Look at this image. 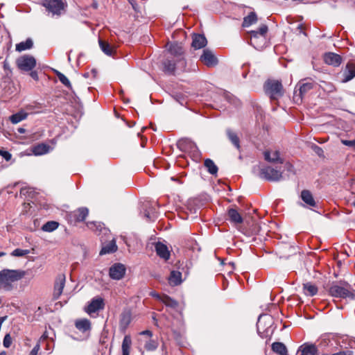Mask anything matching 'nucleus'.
<instances>
[{"instance_id": "5", "label": "nucleus", "mask_w": 355, "mask_h": 355, "mask_svg": "<svg viewBox=\"0 0 355 355\" xmlns=\"http://www.w3.org/2000/svg\"><path fill=\"white\" fill-rule=\"evenodd\" d=\"M42 5L53 16L61 15L65 10L66 2L63 0H42Z\"/></svg>"}, {"instance_id": "1", "label": "nucleus", "mask_w": 355, "mask_h": 355, "mask_svg": "<svg viewBox=\"0 0 355 355\" xmlns=\"http://www.w3.org/2000/svg\"><path fill=\"white\" fill-rule=\"evenodd\" d=\"M26 272L21 270L3 269L0 271V290L10 291L15 288L14 284L21 279Z\"/></svg>"}, {"instance_id": "51", "label": "nucleus", "mask_w": 355, "mask_h": 355, "mask_svg": "<svg viewBox=\"0 0 355 355\" xmlns=\"http://www.w3.org/2000/svg\"><path fill=\"white\" fill-rule=\"evenodd\" d=\"M30 76H31L32 78H33L34 80H38V74L37 73V71H31V73H30Z\"/></svg>"}, {"instance_id": "61", "label": "nucleus", "mask_w": 355, "mask_h": 355, "mask_svg": "<svg viewBox=\"0 0 355 355\" xmlns=\"http://www.w3.org/2000/svg\"><path fill=\"white\" fill-rule=\"evenodd\" d=\"M2 303V299L0 297V304Z\"/></svg>"}, {"instance_id": "47", "label": "nucleus", "mask_w": 355, "mask_h": 355, "mask_svg": "<svg viewBox=\"0 0 355 355\" xmlns=\"http://www.w3.org/2000/svg\"><path fill=\"white\" fill-rule=\"evenodd\" d=\"M0 155L2 156L3 158H4L6 161H9L11 159L12 155L6 150H1V153H0Z\"/></svg>"}, {"instance_id": "41", "label": "nucleus", "mask_w": 355, "mask_h": 355, "mask_svg": "<svg viewBox=\"0 0 355 355\" xmlns=\"http://www.w3.org/2000/svg\"><path fill=\"white\" fill-rule=\"evenodd\" d=\"M54 72L57 77L58 78L59 80L66 87L68 88L71 87V85L69 79L61 72H60L58 70H54Z\"/></svg>"}, {"instance_id": "46", "label": "nucleus", "mask_w": 355, "mask_h": 355, "mask_svg": "<svg viewBox=\"0 0 355 355\" xmlns=\"http://www.w3.org/2000/svg\"><path fill=\"white\" fill-rule=\"evenodd\" d=\"M341 143L347 146L353 148L355 149V139L354 140H347V139H342Z\"/></svg>"}, {"instance_id": "21", "label": "nucleus", "mask_w": 355, "mask_h": 355, "mask_svg": "<svg viewBox=\"0 0 355 355\" xmlns=\"http://www.w3.org/2000/svg\"><path fill=\"white\" fill-rule=\"evenodd\" d=\"M182 276L180 271L172 270L168 277V284L172 286L180 285L183 281Z\"/></svg>"}, {"instance_id": "10", "label": "nucleus", "mask_w": 355, "mask_h": 355, "mask_svg": "<svg viewBox=\"0 0 355 355\" xmlns=\"http://www.w3.org/2000/svg\"><path fill=\"white\" fill-rule=\"evenodd\" d=\"M125 273V268L123 264L117 263L112 265L109 270V275L111 279L115 280L121 279Z\"/></svg>"}, {"instance_id": "60", "label": "nucleus", "mask_w": 355, "mask_h": 355, "mask_svg": "<svg viewBox=\"0 0 355 355\" xmlns=\"http://www.w3.org/2000/svg\"><path fill=\"white\" fill-rule=\"evenodd\" d=\"M260 319H261V316H259V318L258 323H259V322H260Z\"/></svg>"}, {"instance_id": "45", "label": "nucleus", "mask_w": 355, "mask_h": 355, "mask_svg": "<svg viewBox=\"0 0 355 355\" xmlns=\"http://www.w3.org/2000/svg\"><path fill=\"white\" fill-rule=\"evenodd\" d=\"M12 344V338L9 334H7L3 338V345L6 348L10 347Z\"/></svg>"}, {"instance_id": "64", "label": "nucleus", "mask_w": 355, "mask_h": 355, "mask_svg": "<svg viewBox=\"0 0 355 355\" xmlns=\"http://www.w3.org/2000/svg\"><path fill=\"white\" fill-rule=\"evenodd\" d=\"M1 150H1V149H0V153H1Z\"/></svg>"}, {"instance_id": "53", "label": "nucleus", "mask_w": 355, "mask_h": 355, "mask_svg": "<svg viewBox=\"0 0 355 355\" xmlns=\"http://www.w3.org/2000/svg\"><path fill=\"white\" fill-rule=\"evenodd\" d=\"M130 3L132 5L134 10H136V3H135L134 0H128Z\"/></svg>"}, {"instance_id": "11", "label": "nucleus", "mask_w": 355, "mask_h": 355, "mask_svg": "<svg viewBox=\"0 0 355 355\" xmlns=\"http://www.w3.org/2000/svg\"><path fill=\"white\" fill-rule=\"evenodd\" d=\"M104 300L101 297H96L93 298L87 308L85 309L86 312L92 315V313H95L100 310H103L104 309Z\"/></svg>"}, {"instance_id": "15", "label": "nucleus", "mask_w": 355, "mask_h": 355, "mask_svg": "<svg viewBox=\"0 0 355 355\" xmlns=\"http://www.w3.org/2000/svg\"><path fill=\"white\" fill-rule=\"evenodd\" d=\"M324 61L329 65L338 67L342 62V58L338 54L329 52L324 55Z\"/></svg>"}, {"instance_id": "14", "label": "nucleus", "mask_w": 355, "mask_h": 355, "mask_svg": "<svg viewBox=\"0 0 355 355\" xmlns=\"http://www.w3.org/2000/svg\"><path fill=\"white\" fill-rule=\"evenodd\" d=\"M65 275L63 274H60L56 277L53 293V300H58L62 293L63 288L65 285Z\"/></svg>"}, {"instance_id": "7", "label": "nucleus", "mask_w": 355, "mask_h": 355, "mask_svg": "<svg viewBox=\"0 0 355 355\" xmlns=\"http://www.w3.org/2000/svg\"><path fill=\"white\" fill-rule=\"evenodd\" d=\"M17 67L24 71H31L36 65V60L31 55H24L17 58Z\"/></svg>"}, {"instance_id": "42", "label": "nucleus", "mask_w": 355, "mask_h": 355, "mask_svg": "<svg viewBox=\"0 0 355 355\" xmlns=\"http://www.w3.org/2000/svg\"><path fill=\"white\" fill-rule=\"evenodd\" d=\"M166 306L175 308L178 306V302L168 297V295H163L162 301Z\"/></svg>"}, {"instance_id": "56", "label": "nucleus", "mask_w": 355, "mask_h": 355, "mask_svg": "<svg viewBox=\"0 0 355 355\" xmlns=\"http://www.w3.org/2000/svg\"><path fill=\"white\" fill-rule=\"evenodd\" d=\"M19 132H21V133L24 132V129H22V128H20V129L19 130Z\"/></svg>"}, {"instance_id": "12", "label": "nucleus", "mask_w": 355, "mask_h": 355, "mask_svg": "<svg viewBox=\"0 0 355 355\" xmlns=\"http://www.w3.org/2000/svg\"><path fill=\"white\" fill-rule=\"evenodd\" d=\"M177 145L180 150L184 152L195 153L198 151L196 144L188 138H182L179 139Z\"/></svg>"}, {"instance_id": "4", "label": "nucleus", "mask_w": 355, "mask_h": 355, "mask_svg": "<svg viewBox=\"0 0 355 355\" xmlns=\"http://www.w3.org/2000/svg\"><path fill=\"white\" fill-rule=\"evenodd\" d=\"M264 89L266 94L272 100H277L284 94L283 86L278 80H268L264 85Z\"/></svg>"}, {"instance_id": "2", "label": "nucleus", "mask_w": 355, "mask_h": 355, "mask_svg": "<svg viewBox=\"0 0 355 355\" xmlns=\"http://www.w3.org/2000/svg\"><path fill=\"white\" fill-rule=\"evenodd\" d=\"M330 295L334 297L354 300L355 291L347 283L342 284H333L329 289Z\"/></svg>"}, {"instance_id": "22", "label": "nucleus", "mask_w": 355, "mask_h": 355, "mask_svg": "<svg viewBox=\"0 0 355 355\" xmlns=\"http://www.w3.org/2000/svg\"><path fill=\"white\" fill-rule=\"evenodd\" d=\"M297 87H299V89H298V91H299V94H298L299 98L302 99L303 96L307 92H309V90H311L313 88V85L311 82L303 83H299L297 85ZM294 95H295V97L297 96V90H295Z\"/></svg>"}, {"instance_id": "63", "label": "nucleus", "mask_w": 355, "mask_h": 355, "mask_svg": "<svg viewBox=\"0 0 355 355\" xmlns=\"http://www.w3.org/2000/svg\"><path fill=\"white\" fill-rule=\"evenodd\" d=\"M354 206L355 207V201L353 202Z\"/></svg>"}, {"instance_id": "27", "label": "nucleus", "mask_w": 355, "mask_h": 355, "mask_svg": "<svg viewBox=\"0 0 355 355\" xmlns=\"http://www.w3.org/2000/svg\"><path fill=\"white\" fill-rule=\"evenodd\" d=\"M301 198L308 206H315V202L313 199L311 193L309 191L303 190L301 193Z\"/></svg>"}, {"instance_id": "30", "label": "nucleus", "mask_w": 355, "mask_h": 355, "mask_svg": "<svg viewBox=\"0 0 355 355\" xmlns=\"http://www.w3.org/2000/svg\"><path fill=\"white\" fill-rule=\"evenodd\" d=\"M76 327L83 332L89 331L91 328L90 321L87 319H81L77 320L75 323Z\"/></svg>"}, {"instance_id": "8", "label": "nucleus", "mask_w": 355, "mask_h": 355, "mask_svg": "<svg viewBox=\"0 0 355 355\" xmlns=\"http://www.w3.org/2000/svg\"><path fill=\"white\" fill-rule=\"evenodd\" d=\"M141 336H146V338L141 339V342L144 343V348L147 351H154L158 347V342L156 340L152 339L153 333L151 331L145 330L139 333Z\"/></svg>"}, {"instance_id": "23", "label": "nucleus", "mask_w": 355, "mask_h": 355, "mask_svg": "<svg viewBox=\"0 0 355 355\" xmlns=\"http://www.w3.org/2000/svg\"><path fill=\"white\" fill-rule=\"evenodd\" d=\"M229 220L235 224H240L243 222V218L238 211L234 208H231L227 211Z\"/></svg>"}, {"instance_id": "37", "label": "nucleus", "mask_w": 355, "mask_h": 355, "mask_svg": "<svg viewBox=\"0 0 355 355\" xmlns=\"http://www.w3.org/2000/svg\"><path fill=\"white\" fill-rule=\"evenodd\" d=\"M27 113L24 111H20L10 116V120L13 124H16L25 119L27 117Z\"/></svg>"}, {"instance_id": "25", "label": "nucleus", "mask_w": 355, "mask_h": 355, "mask_svg": "<svg viewBox=\"0 0 355 355\" xmlns=\"http://www.w3.org/2000/svg\"><path fill=\"white\" fill-rule=\"evenodd\" d=\"M302 355H316L318 348L314 344H304L300 348Z\"/></svg>"}, {"instance_id": "54", "label": "nucleus", "mask_w": 355, "mask_h": 355, "mask_svg": "<svg viewBox=\"0 0 355 355\" xmlns=\"http://www.w3.org/2000/svg\"><path fill=\"white\" fill-rule=\"evenodd\" d=\"M293 1H298L301 3H304L306 0H293Z\"/></svg>"}, {"instance_id": "36", "label": "nucleus", "mask_w": 355, "mask_h": 355, "mask_svg": "<svg viewBox=\"0 0 355 355\" xmlns=\"http://www.w3.org/2000/svg\"><path fill=\"white\" fill-rule=\"evenodd\" d=\"M33 42L31 39L28 38L25 42H21L16 44V51L21 52L32 48Z\"/></svg>"}, {"instance_id": "59", "label": "nucleus", "mask_w": 355, "mask_h": 355, "mask_svg": "<svg viewBox=\"0 0 355 355\" xmlns=\"http://www.w3.org/2000/svg\"><path fill=\"white\" fill-rule=\"evenodd\" d=\"M4 254H5V253H4V252H1V253H0V257L3 256V255H4Z\"/></svg>"}, {"instance_id": "49", "label": "nucleus", "mask_w": 355, "mask_h": 355, "mask_svg": "<svg viewBox=\"0 0 355 355\" xmlns=\"http://www.w3.org/2000/svg\"><path fill=\"white\" fill-rule=\"evenodd\" d=\"M325 86H327V88H324L323 85H320L321 87L326 89L327 92H331L334 90V86L331 83H327L326 82H322Z\"/></svg>"}, {"instance_id": "13", "label": "nucleus", "mask_w": 355, "mask_h": 355, "mask_svg": "<svg viewBox=\"0 0 355 355\" xmlns=\"http://www.w3.org/2000/svg\"><path fill=\"white\" fill-rule=\"evenodd\" d=\"M200 60L207 67H214L218 64V59L209 49H204L200 56Z\"/></svg>"}, {"instance_id": "19", "label": "nucleus", "mask_w": 355, "mask_h": 355, "mask_svg": "<svg viewBox=\"0 0 355 355\" xmlns=\"http://www.w3.org/2000/svg\"><path fill=\"white\" fill-rule=\"evenodd\" d=\"M175 62H178L175 58L166 59L162 63L164 71L168 74L173 75L175 71Z\"/></svg>"}, {"instance_id": "33", "label": "nucleus", "mask_w": 355, "mask_h": 355, "mask_svg": "<svg viewBox=\"0 0 355 355\" xmlns=\"http://www.w3.org/2000/svg\"><path fill=\"white\" fill-rule=\"evenodd\" d=\"M303 290L304 294L308 296H313L318 293L317 286L310 282L303 284Z\"/></svg>"}, {"instance_id": "62", "label": "nucleus", "mask_w": 355, "mask_h": 355, "mask_svg": "<svg viewBox=\"0 0 355 355\" xmlns=\"http://www.w3.org/2000/svg\"><path fill=\"white\" fill-rule=\"evenodd\" d=\"M318 150L320 151H322V149L320 148H318Z\"/></svg>"}, {"instance_id": "16", "label": "nucleus", "mask_w": 355, "mask_h": 355, "mask_svg": "<svg viewBox=\"0 0 355 355\" xmlns=\"http://www.w3.org/2000/svg\"><path fill=\"white\" fill-rule=\"evenodd\" d=\"M343 83H347L355 77V64L352 63L347 64L345 69L342 72Z\"/></svg>"}, {"instance_id": "9", "label": "nucleus", "mask_w": 355, "mask_h": 355, "mask_svg": "<svg viewBox=\"0 0 355 355\" xmlns=\"http://www.w3.org/2000/svg\"><path fill=\"white\" fill-rule=\"evenodd\" d=\"M168 51L172 55H173V58H175L178 63L184 67L186 62L182 57L183 50L182 46L177 43L168 44Z\"/></svg>"}, {"instance_id": "43", "label": "nucleus", "mask_w": 355, "mask_h": 355, "mask_svg": "<svg viewBox=\"0 0 355 355\" xmlns=\"http://www.w3.org/2000/svg\"><path fill=\"white\" fill-rule=\"evenodd\" d=\"M30 253L29 250H23L17 248L11 252V255L14 257H24Z\"/></svg>"}, {"instance_id": "18", "label": "nucleus", "mask_w": 355, "mask_h": 355, "mask_svg": "<svg viewBox=\"0 0 355 355\" xmlns=\"http://www.w3.org/2000/svg\"><path fill=\"white\" fill-rule=\"evenodd\" d=\"M207 41L203 35L194 34L192 37V46L195 49H200L207 45Z\"/></svg>"}, {"instance_id": "32", "label": "nucleus", "mask_w": 355, "mask_h": 355, "mask_svg": "<svg viewBox=\"0 0 355 355\" xmlns=\"http://www.w3.org/2000/svg\"><path fill=\"white\" fill-rule=\"evenodd\" d=\"M272 349L277 354L280 355H287V348L282 343L275 342L272 344Z\"/></svg>"}, {"instance_id": "40", "label": "nucleus", "mask_w": 355, "mask_h": 355, "mask_svg": "<svg viewBox=\"0 0 355 355\" xmlns=\"http://www.w3.org/2000/svg\"><path fill=\"white\" fill-rule=\"evenodd\" d=\"M58 223L55 221H49L43 225L42 230L46 232H51L58 227Z\"/></svg>"}, {"instance_id": "17", "label": "nucleus", "mask_w": 355, "mask_h": 355, "mask_svg": "<svg viewBox=\"0 0 355 355\" xmlns=\"http://www.w3.org/2000/svg\"><path fill=\"white\" fill-rule=\"evenodd\" d=\"M155 251L157 254L165 261L168 260L170 257V252L167 246L161 242H157L155 244Z\"/></svg>"}, {"instance_id": "3", "label": "nucleus", "mask_w": 355, "mask_h": 355, "mask_svg": "<svg viewBox=\"0 0 355 355\" xmlns=\"http://www.w3.org/2000/svg\"><path fill=\"white\" fill-rule=\"evenodd\" d=\"M268 30V26L263 24L257 31L250 32V44L256 49L261 50L264 47L266 43V34Z\"/></svg>"}, {"instance_id": "35", "label": "nucleus", "mask_w": 355, "mask_h": 355, "mask_svg": "<svg viewBox=\"0 0 355 355\" xmlns=\"http://www.w3.org/2000/svg\"><path fill=\"white\" fill-rule=\"evenodd\" d=\"M88 213L89 211L87 208L80 207L75 211L74 216L77 221H83L87 216Z\"/></svg>"}, {"instance_id": "31", "label": "nucleus", "mask_w": 355, "mask_h": 355, "mask_svg": "<svg viewBox=\"0 0 355 355\" xmlns=\"http://www.w3.org/2000/svg\"><path fill=\"white\" fill-rule=\"evenodd\" d=\"M87 226L96 233H101L103 231L107 232V230L103 227V224L100 222H88L87 223Z\"/></svg>"}, {"instance_id": "20", "label": "nucleus", "mask_w": 355, "mask_h": 355, "mask_svg": "<svg viewBox=\"0 0 355 355\" xmlns=\"http://www.w3.org/2000/svg\"><path fill=\"white\" fill-rule=\"evenodd\" d=\"M264 158L269 162L283 163L282 159L279 157V153L277 150H266L264 152Z\"/></svg>"}, {"instance_id": "24", "label": "nucleus", "mask_w": 355, "mask_h": 355, "mask_svg": "<svg viewBox=\"0 0 355 355\" xmlns=\"http://www.w3.org/2000/svg\"><path fill=\"white\" fill-rule=\"evenodd\" d=\"M116 250H117V245L116 244V241H115V239H113L109 243L105 244L103 246V248L100 252V254L103 255V254H110V253H113V252H116Z\"/></svg>"}, {"instance_id": "57", "label": "nucleus", "mask_w": 355, "mask_h": 355, "mask_svg": "<svg viewBox=\"0 0 355 355\" xmlns=\"http://www.w3.org/2000/svg\"><path fill=\"white\" fill-rule=\"evenodd\" d=\"M6 67H8V65H7L6 62H4V68L6 69Z\"/></svg>"}, {"instance_id": "55", "label": "nucleus", "mask_w": 355, "mask_h": 355, "mask_svg": "<svg viewBox=\"0 0 355 355\" xmlns=\"http://www.w3.org/2000/svg\"><path fill=\"white\" fill-rule=\"evenodd\" d=\"M0 355H6V352H0Z\"/></svg>"}, {"instance_id": "44", "label": "nucleus", "mask_w": 355, "mask_h": 355, "mask_svg": "<svg viewBox=\"0 0 355 355\" xmlns=\"http://www.w3.org/2000/svg\"><path fill=\"white\" fill-rule=\"evenodd\" d=\"M130 322V315L128 313L123 314L120 320V325L123 328L128 326Z\"/></svg>"}, {"instance_id": "52", "label": "nucleus", "mask_w": 355, "mask_h": 355, "mask_svg": "<svg viewBox=\"0 0 355 355\" xmlns=\"http://www.w3.org/2000/svg\"><path fill=\"white\" fill-rule=\"evenodd\" d=\"M144 216L148 220H153L154 219V216H152L148 211H146L144 214Z\"/></svg>"}, {"instance_id": "28", "label": "nucleus", "mask_w": 355, "mask_h": 355, "mask_svg": "<svg viewBox=\"0 0 355 355\" xmlns=\"http://www.w3.org/2000/svg\"><path fill=\"white\" fill-rule=\"evenodd\" d=\"M132 345V339L130 336L125 335L123 338L121 349L122 355H130V350Z\"/></svg>"}, {"instance_id": "58", "label": "nucleus", "mask_w": 355, "mask_h": 355, "mask_svg": "<svg viewBox=\"0 0 355 355\" xmlns=\"http://www.w3.org/2000/svg\"><path fill=\"white\" fill-rule=\"evenodd\" d=\"M92 72L94 73V76H95V75H96V71L95 69H93V70H92Z\"/></svg>"}, {"instance_id": "34", "label": "nucleus", "mask_w": 355, "mask_h": 355, "mask_svg": "<svg viewBox=\"0 0 355 355\" xmlns=\"http://www.w3.org/2000/svg\"><path fill=\"white\" fill-rule=\"evenodd\" d=\"M257 21V16L254 12H251L248 16L243 18L242 26L243 27H249L252 24L256 23Z\"/></svg>"}, {"instance_id": "29", "label": "nucleus", "mask_w": 355, "mask_h": 355, "mask_svg": "<svg viewBox=\"0 0 355 355\" xmlns=\"http://www.w3.org/2000/svg\"><path fill=\"white\" fill-rule=\"evenodd\" d=\"M204 166L206 167L207 171L212 175H217L218 166L215 164L213 160L211 159H206L204 161Z\"/></svg>"}, {"instance_id": "48", "label": "nucleus", "mask_w": 355, "mask_h": 355, "mask_svg": "<svg viewBox=\"0 0 355 355\" xmlns=\"http://www.w3.org/2000/svg\"><path fill=\"white\" fill-rule=\"evenodd\" d=\"M40 349V345L37 343L31 351L29 355H38V352Z\"/></svg>"}, {"instance_id": "50", "label": "nucleus", "mask_w": 355, "mask_h": 355, "mask_svg": "<svg viewBox=\"0 0 355 355\" xmlns=\"http://www.w3.org/2000/svg\"><path fill=\"white\" fill-rule=\"evenodd\" d=\"M150 295L152 296V297H155L156 299L159 300V301H162V296L159 295L158 293H157L155 291H152L150 292Z\"/></svg>"}, {"instance_id": "26", "label": "nucleus", "mask_w": 355, "mask_h": 355, "mask_svg": "<svg viewBox=\"0 0 355 355\" xmlns=\"http://www.w3.org/2000/svg\"><path fill=\"white\" fill-rule=\"evenodd\" d=\"M98 43L101 49L107 55L111 56L115 52V48L111 46L107 42L99 39Z\"/></svg>"}, {"instance_id": "38", "label": "nucleus", "mask_w": 355, "mask_h": 355, "mask_svg": "<svg viewBox=\"0 0 355 355\" xmlns=\"http://www.w3.org/2000/svg\"><path fill=\"white\" fill-rule=\"evenodd\" d=\"M49 146L44 144H38L36 146H35L33 152L35 155H44V154L47 153L49 152Z\"/></svg>"}, {"instance_id": "6", "label": "nucleus", "mask_w": 355, "mask_h": 355, "mask_svg": "<svg viewBox=\"0 0 355 355\" xmlns=\"http://www.w3.org/2000/svg\"><path fill=\"white\" fill-rule=\"evenodd\" d=\"M259 177L268 181L277 182L282 178V173L270 166L259 167Z\"/></svg>"}, {"instance_id": "39", "label": "nucleus", "mask_w": 355, "mask_h": 355, "mask_svg": "<svg viewBox=\"0 0 355 355\" xmlns=\"http://www.w3.org/2000/svg\"><path fill=\"white\" fill-rule=\"evenodd\" d=\"M227 135L228 136L229 139L234 145V146L237 149H239L240 143H239V139L237 135L235 132H232L230 129L227 130Z\"/></svg>"}]
</instances>
